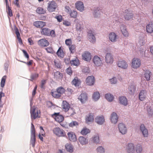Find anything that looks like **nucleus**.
Returning a JSON list of instances; mask_svg holds the SVG:
<instances>
[{"label":"nucleus","mask_w":153,"mask_h":153,"mask_svg":"<svg viewBox=\"0 0 153 153\" xmlns=\"http://www.w3.org/2000/svg\"><path fill=\"white\" fill-rule=\"evenodd\" d=\"M68 136L69 140L73 142H74L77 140L76 136L74 133L72 132H68Z\"/></svg>","instance_id":"obj_21"},{"label":"nucleus","mask_w":153,"mask_h":153,"mask_svg":"<svg viewBox=\"0 0 153 153\" xmlns=\"http://www.w3.org/2000/svg\"><path fill=\"white\" fill-rule=\"evenodd\" d=\"M100 95L99 93L98 92H94L93 96L92 99L95 101H97L100 98Z\"/></svg>","instance_id":"obj_37"},{"label":"nucleus","mask_w":153,"mask_h":153,"mask_svg":"<svg viewBox=\"0 0 153 153\" xmlns=\"http://www.w3.org/2000/svg\"><path fill=\"white\" fill-rule=\"evenodd\" d=\"M117 36L113 32L109 34V39L112 42H114L116 41Z\"/></svg>","instance_id":"obj_29"},{"label":"nucleus","mask_w":153,"mask_h":153,"mask_svg":"<svg viewBox=\"0 0 153 153\" xmlns=\"http://www.w3.org/2000/svg\"><path fill=\"white\" fill-rule=\"evenodd\" d=\"M66 73L67 74L71 75L72 74V71L71 70V67H69L67 68L66 70Z\"/></svg>","instance_id":"obj_61"},{"label":"nucleus","mask_w":153,"mask_h":153,"mask_svg":"<svg viewBox=\"0 0 153 153\" xmlns=\"http://www.w3.org/2000/svg\"><path fill=\"white\" fill-rule=\"evenodd\" d=\"M30 113L32 120H34L37 117H40V112L36 106H31Z\"/></svg>","instance_id":"obj_1"},{"label":"nucleus","mask_w":153,"mask_h":153,"mask_svg":"<svg viewBox=\"0 0 153 153\" xmlns=\"http://www.w3.org/2000/svg\"><path fill=\"white\" fill-rule=\"evenodd\" d=\"M62 16L61 15L56 16L55 17V18L57 19L58 21L59 22H60L62 21Z\"/></svg>","instance_id":"obj_62"},{"label":"nucleus","mask_w":153,"mask_h":153,"mask_svg":"<svg viewBox=\"0 0 153 153\" xmlns=\"http://www.w3.org/2000/svg\"><path fill=\"white\" fill-rule=\"evenodd\" d=\"M41 32L42 34L48 36L50 34V30L46 27L43 28L41 29Z\"/></svg>","instance_id":"obj_30"},{"label":"nucleus","mask_w":153,"mask_h":153,"mask_svg":"<svg viewBox=\"0 0 153 153\" xmlns=\"http://www.w3.org/2000/svg\"><path fill=\"white\" fill-rule=\"evenodd\" d=\"M83 59L86 61H90L91 58V55L90 53L88 51H85L82 54Z\"/></svg>","instance_id":"obj_13"},{"label":"nucleus","mask_w":153,"mask_h":153,"mask_svg":"<svg viewBox=\"0 0 153 153\" xmlns=\"http://www.w3.org/2000/svg\"><path fill=\"white\" fill-rule=\"evenodd\" d=\"M92 141L95 143H99L100 142V138L98 134H96L93 137H92Z\"/></svg>","instance_id":"obj_38"},{"label":"nucleus","mask_w":153,"mask_h":153,"mask_svg":"<svg viewBox=\"0 0 153 153\" xmlns=\"http://www.w3.org/2000/svg\"><path fill=\"white\" fill-rule=\"evenodd\" d=\"M118 99L119 102L120 104L123 105H127V100L125 97L123 96L119 97Z\"/></svg>","instance_id":"obj_19"},{"label":"nucleus","mask_w":153,"mask_h":153,"mask_svg":"<svg viewBox=\"0 0 153 153\" xmlns=\"http://www.w3.org/2000/svg\"><path fill=\"white\" fill-rule=\"evenodd\" d=\"M57 7L56 3L53 1H49L48 4V10L49 12L54 11Z\"/></svg>","instance_id":"obj_4"},{"label":"nucleus","mask_w":153,"mask_h":153,"mask_svg":"<svg viewBox=\"0 0 153 153\" xmlns=\"http://www.w3.org/2000/svg\"><path fill=\"white\" fill-rule=\"evenodd\" d=\"M54 63L55 66L58 68H60L61 66V63L60 61L57 60H54Z\"/></svg>","instance_id":"obj_51"},{"label":"nucleus","mask_w":153,"mask_h":153,"mask_svg":"<svg viewBox=\"0 0 153 153\" xmlns=\"http://www.w3.org/2000/svg\"><path fill=\"white\" fill-rule=\"evenodd\" d=\"M141 64L140 59L138 58H134L132 62V67L134 68H139Z\"/></svg>","instance_id":"obj_5"},{"label":"nucleus","mask_w":153,"mask_h":153,"mask_svg":"<svg viewBox=\"0 0 153 153\" xmlns=\"http://www.w3.org/2000/svg\"><path fill=\"white\" fill-rule=\"evenodd\" d=\"M117 65L118 67L123 69H127L128 66L127 63L124 60L119 61Z\"/></svg>","instance_id":"obj_9"},{"label":"nucleus","mask_w":153,"mask_h":153,"mask_svg":"<svg viewBox=\"0 0 153 153\" xmlns=\"http://www.w3.org/2000/svg\"><path fill=\"white\" fill-rule=\"evenodd\" d=\"M136 87L134 84L132 83L129 86L128 88V90L129 94H133L136 90Z\"/></svg>","instance_id":"obj_26"},{"label":"nucleus","mask_w":153,"mask_h":153,"mask_svg":"<svg viewBox=\"0 0 153 153\" xmlns=\"http://www.w3.org/2000/svg\"><path fill=\"white\" fill-rule=\"evenodd\" d=\"M54 78L58 80L61 79L63 76L62 74L58 71H56L54 73Z\"/></svg>","instance_id":"obj_36"},{"label":"nucleus","mask_w":153,"mask_h":153,"mask_svg":"<svg viewBox=\"0 0 153 153\" xmlns=\"http://www.w3.org/2000/svg\"><path fill=\"white\" fill-rule=\"evenodd\" d=\"M82 71L85 73H88L89 72V70L88 67H85L82 69Z\"/></svg>","instance_id":"obj_59"},{"label":"nucleus","mask_w":153,"mask_h":153,"mask_svg":"<svg viewBox=\"0 0 153 153\" xmlns=\"http://www.w3.org/2000/svg\"><path fill=\"white\" fill-rule=\"evenodd\" d=\"M59 113H54L52 115V117L54 118L55 120L58 123L62 122L64 120L63 117L59 114Z\"/></svg>","instance_id":"obj_7"},{"label":"nucleus","mask_w":153,"mask_h":153,"mask_svg":"<svg viewBox=\"0 0 153 153\" xmlns=\"http://www.w3.org/2000/svg\"><path fill=\"white\" fill-rule=\"evenodd\" d=\"M95 121L98 124L101 125L105 122V119L103 116H97L95 118Z\"/></svg>","instance_id":"obj_25"},{"label":"nucleus","mask_w":153,"mask_h":153,"mask_svg":"<svg viewBox=\"0 0 153 153\" xmlns=\"http://www.w3.org/2000/svg\"><path fill=\"white\" fill-rule=\"evenodd\" d=\"M146 90H142L139 94V99L141 101H143L146 97Z\"/></svg>","instance_id":"obj_27"},{"label":"nucleus","mask_w":153,"mask_h":153,"mask_svg":"<svg viewBox=\"0 0 153 153\" xmlns=\"http://www.w3.org/2000/svg\"><path fill=\"white\" fill-rule=\"evenodd\" d=\"M78 140L80 144L82 145H85L88 143V140L82 136L80 137Z\"/></svg>","instance_id":"obj_31"},{"label":"nucleus","mask_w":153,"mask_h":153,"mask_svg":"<svg viewBox=\"0 0 153 153\" xmlns=\"http://www.w3.org/2000/svg\"><path fill=\"white\" fill-rule=\"evenodd\" d=\"M31 128L30 142L32 146L34 147L36 142L35 131L34 126L32 123H31Z\"/></svg>","instance_id":"obj_2"},{"label":"nucleus","mask_w":153,"mask_h":153,"mask_svg":"<svg viewBox=\"0 0 153 153\" xmlns=\"http://www.w3.org/2000/svg\"><path fill=\"white\" fill-rule=\"evenodd\" d=\"M33 25L37 28H41L43 27L46 25V23L41 21H37L33 23Z\"/></svg>","instance_id":"obj_18"},{"label":"nucleus","mask_w":153,"mask_h":153,"mask_svg":"<svg viewBox=\"0 0 153 153\" xmlns=\"http://www.w3.org/2000/svg\"><path fill=\"white\" fill-rule=\"evenodd\" d=\"M56 91L61 95L65 92L64 88L62 86L56 89Z\"/></svg>","instance_id":"obj_44"},{"label":"nucleus","mask_w":153,"mask_h":153,"mask_svg":"<svg viewBox=\"0 0 153 153\" xmlns=\"http://www.w3.org/2000/svg\"><path fill=\"white\" fill-rule=\"evenodd\" d=\"M88 96L85 92L82 93L78 98L82 104L84 103L88 100Z\"/></svg>","instance_id":"obj_8"},{"label":"nucleus","mask_w":153,"mask_h":153,"mask_svg":"<svg viewBox=\"0 0 153 153\" xmlns=\"http://www.w3.org/2000/svg\"><path fill=\"white\" fill-rule=\"evenodd\" d=\"M140 129L144 137H147L148 136V130L145 127L144 125L143 124L141 125L140 126Z\"/></svg>","instance_id":"obj_15"},{"label":"nucleus","mask_w":153,"mask_h":153,"mask_svg":"<svg viewBox=\"0 0 153 153\" xmlns=\"http://www.w3.org/2000/svg\"><path fill=\"white\" fill-rule=\"evenodd\" d=\"M70 63L72 65L76 66L79 64V60L76 58L74 60H73L70 61Z\"/></svg>","instance_id":"obj_43"},{"label":"nucleus","mask_w":153,"mask_h":153,"mask_svg":"<svg viewBox=\"0 0 153 153\" xmlns=\"http://www.w3.org/2000/svg\"><path fill=\"white\" fill-rule=\"evenodd\" d=\"M90 132L89 129L86 128H84L81 131V134L83 135H86Z\"/></svg>","instance_id":"obj_42"},{"label":"nucleus","mask_w":153,"mask_h":153,"mask_svg":"<svg viewBox=\"0 0 153 153\" xmlns=\"http://www.w3.org/2000/svg\"><path fill=\"white\" fill-rule=\"evenodd\" d=\"M70 106H63V110L65 112H67L69 110Z\"/></svg>","instance_id":"obj_60"},{"label":"nucleus","mask_w":153,"mask_h":153,"mask_svg":"<svg viewBox=\"0 0 153 153\" xmlns=\"http://www.w3.org/2000/svg\"><path fill=\"white\" fill-rule=\"evenodd\" d=\"M7 12L8 15L10 16V17L12 16L13 15L11 8L9 6H8V7H7Z\"/></svg>","instance_id":"obj_50"},{"label":"nucleus","mask_w":153,"mask_h":153,"mask_svg":"<svg viewBox=\"0 0 153 153\" xmlns=\"http://www.w3.org/2000/svg\"><path fill=\"white\" fill-rule=\"evenodd\" d=\"M101 11L98 9H94L93 13L94 17L95 18H98L100 17V15Z\"/></svg>","instance_id":"obj_33"},{"label":"nucleus","mask_w":153,"mask_h":153,"mask_svg":"<svg viewBox=\"0 0 153 153\" xmlns=\"http://www.w3.org/2000/svg\"><path fill=\"white\" fill-rule=\"evenodd\" d=\"M76 8L80 12H82L84 10V6L82 2L81 1H77L75 4Z\"/></svg>","instance_id":"obj_16"},{"label":"nucleus","mask_w":153,"mask_h":153,"mask_svg":"<svg viewBox=\"0 0 153 153\" xmlns=\"http://www.w3.org/2000/svg\"><path fill=\"white\" fill-rule=\"evenodd\" d=\"M37 13L39 14H43L46 13V10L41 7H38L36 10Z\"/></svg>","instance_id":"obj_41"},{"label":"nucleus","mask_w":153,"mask_h":153,"mask_svg":"<svg viewBox=\"0 0 153 153\" xmlns=\"http://www.w3.org/2000/svg\"><path fill=\"white\" fill-rule=\"evenodd\" d=\"M47 80L43 79L41 81L40 87L43 89H45V85L46 83Z\"/></svg>","instance_id":"obj_56"},{"label":"nucleus","mask_w":153,"mask_h":153,"mask_svg":"<svg viewBox=\"0 0 153 153\" xmlns=\"http://www.w3.org/2000/svg\"><path fill=\"white\" fill-rule=\"evenodd\" d=\"M146 31L149 33H151L153 31V23H151L146 26Z\"/></svg>","instance_id":"obj_34"},{"label":"nucleus","mask_w":153,"mask_h":153,"mask_svg":"<svg viewBox=\"0 0 153 153\" xmlns=\"http://www.w3.org/2000/svg\"><path fill=\"white\" fill-rule=\"evenodd\" d=\"M152 75V72L148 70H146L145 71L144 73V77L147 81H149L150 80L151 76Z\"/></svg>","instance_id":"obj_28"},{"label":"nucleus","mask_w":153,"mask_h":153,"mask_svg":"<svg viewBox=\"0 0 153 153\" xmlns=\"http://www.w3.org/2000/svg\"><path fill=\"white\" fill-rule=\"evenodd\" d=\"M69 49L71 53H73L75 51V45H72L69 47Z\"/></svg>","instance_id":"obj_54"},{"label":"nucleus","mask_w":153,"mask_h":153,"mask_svg":"<svg viewBox=\"0 0 153 153\" xmlns=\"http://www.w3.org/2000/svg\"><path fill=\"white\" fill-rule=\"evenodd\" d=\"M39 76V74H38L34 73L31 74L30 76V78L31 79L29 80L30 81H33V80H34Z\"/></svg>","instance_id":"obj_46"},{"label":"nucleus","mask_w":153,"mask_h":153,"mask_svg":"<svg viewBox=\"0 0 153 153\" xmlns=\"http://www.w3.org/2000/svg\"><path fill=\"white\" fill-rule=\"evenodd\" d=\"M105 97L107 100L110 102L112 101L114 98L113 96L110 94H106Z\"/></svg>","instance_id":"obj_39"},{"label":"nucleus","mask_w":153,"mask_h":153,"mask_svg":"<svg viewBox=\"0 0 153 153\" xmlns=\"http://www.w3.org/2000/svg\"><path fill=\"white\" fill-rule=\"evenodd\" d=\"M65 148L67 151L70 152H72L73 151V147L70 143H67L65 145Z\"/></svg>","instance_id":"obj_35"},{"label":"nucleus","mask_w":153,"mask_h":153,"mask_svg":"<svg viewBox=\"0 0 153 153\" xmlns=\"http://www.w3.org/2000/svg\"><path fill=\"white\" fill-rule=\"evenodd\" d=\"M124 16L125 19L126 20H129L133 17L132 13L127 10H125L124 12Z\"/></svg>","instance_id":"obj_10"},{"label":"nucleus","mask_w":153,"mask_h":153,"mask_svg":"<svg viewBox=\"0 0 153 153\" xmlns=\"http://www.w3.org/2000/svg\"><path fill=\"white\" fill-rule=\"evenodd\" d=\"M142 151V148L140 145H137L136 148V152L137 153H141Z\"/></svg>","instance_id":"obj_49"},{"label":"nucleus","mask_w":153,"mask_h":153,"mask_svg":"<svg viewBox=\"0 0 153 153\" xmlns=\"http://www.w3.org/2000/svg\"><path fill=\"white\" fill-rule=\"evenodd\" d=\"M110 81L111 83L115 84L117 82V79L116 78H114L110 79Z\"/></svg>","instance_id":"obj_64"},{"label":"nucleus","mask_w":153,"mask_h":153,"mask_svg":"<svg viewBox=\"0 0 153 153\" xmlns=\"http://www.w3.org/2000/svg\"><path fill=\"white\" fill-rule=\"evenodd\" d=\"M63 24L64 25L66 26H69L71 25V23L69 22L66 21H64L63 22Z\"/></svg>","instance_id":"obj_63"},{"label":"nucleus","mask_w":153,"mask_h":153,"mask_svg":"<svg viewBox=\"0 0 153 153\" xmlns=\"http://www.w3.org/2000/svg\"><path fill=\"white\" fill-rule=\"evenodd\" d=\"M38 45L41 46L46 47L49 45L48 41L45 39H41L38 41Z\"/></svg>","instance_id":"obj_17"},{"label":"nucleus","mask_w":153,"mask_h":153,"mask_svg":"<svg viewBox=\"0 0 153 153\" xmlns=\"http://www.w3.org/2000/svg\"><path fill=\"white\" fill-rule=\"evenodd\" d=\"M39 128L40 130V132L39 134H42V135L44 137H45V133L43 127L42 126H40Z\"/></svg>","instance_id":"obj_58"},{"label":"nucleus","mask_w":153,"mask_h":153,"mask_svg":"<svg viewBox=\"0 0 153 153\" xmlns=\"http://www.w3.org/2000/svg\"><path fill=\"white\" fill-rule=\"evenodd\" d=\"M78 125V123L77 122L75 121H73L69 124V126L71 127H73L74 126H75Z\"/></svg>","instance_id":"obj_57"},{"label":"nucleus","mask_w":153,"mask_h":153,"mask_svg":"<svg viewBox=\"0 0 153 153\" xmlns=\"http://www.w3.org/2000/svg\"><path fill=\"white\" fill-rule=\"evenodd\" d=\"M56 54L58 56L61 58H63L64 56V54L62 50L60 47L58 50Z\"/></svg>","instance_id":"obj_40"},{"label":"nucleus","mask_w":153,"mask_h":153,"mask_svg":"<svg viewBox=\"0 0 153 153\" xmlns=\"http://www.w3.org/2000/svg\"><path fill=\"white\" fill-rule=\"evenodd\" d=\"M72 84L76 86H79V81L77 79H74L72 81Z\"/></svg>","instance_id":"obj_55"},{"label":"nucleus","mask_w":153,"mask_h":153,"mask_svg":"<svg viewBox=\"0 0 153 153\" xmlns=\"http://www.w3.org/2000/svg\"><path fill=\"white\" fill-rule=\"evenodd\" d=\"M94 120V115L90 113L86 117L85 122L89 124L90 123L93 122Z\"/></svg>","instance_id":"obj_24"},{"label":"nucleus","mask_w":153,"mask_h":153,"mask_svg":"<svg viewBox=\"0 0 153 153\" xmlns=\"http://www.w3.org/2000/svg\"><path fill=\"white\" fill-rule=\"evenodd\" d=\"M95 79L93 76H91L88 77L85 80L86 83L89 85H92L94 84Z\"/></svg>","instance_id":"obj_11"},{"label":"nucleus","mask_w":153,"mask_h":153,"mask_svg":"<svg viewBox=\"0 0 153 153\" xmlns=\"http://www.w3.org/2000/svg\"><path fill=\"white\" fill-rule=\"evenodd\" d=\"M77 14V12L74 10H71V12L70 13V15L71 17L73 18H76Z\"/></svg>","instance_id":"obj_47"},{"label":"nucleus","mask_w":153,"mask_h":153,"mask_svg":"<svg viewBox=\"0 0 153 153\" xmlns=\"http://www.w3.org/2000/svg\"><path fill=\"white\" fill-rule=\"evenodd\" d=\"M147 109L148 113L149 115V117H151L152 116L153 113L152 111V109L150 106H147Z\"/></svg>","instance_id":"obj_53"},{"label":"nucleus","mask_w":153,"mask_h":153,"mask_svg":"<svg viewBox=\"0 0 153 153\" xmlns=\"http://www.w3.org/2000/svg\"><path fill=\"white\" fill-rule=\"evenodd\" d=\"M6 76H4L2 78L1 82V86L3 88L5 85Z\"/></svg>","instance_id":"obj_48"},{"label":"nucleus","mask_w":153,"mask_h":153,"mask_svg":"<svg viewBox=\"0 0 153 153\" xmlns=\"http://www.w3.org/2000/svg\"><path fill=\"white\" fill-rule=\"evenodd\" d=\"M51 95L54 98H59L61 96V95L57 92L56 91L54 92H51Z\"/></svg>","instance_id":"obj_45"},{"label":"nucleus","mask_w":153,"mask_h":153,"mask_svg":"<svg viewBox=\"0 0 153 153\" xmlns=\"http://www.w3.org/2000/svg\"><path fill=\"white\" fill-rule=\"evenodd\" d=\"M93 62L94 64L97 66L100 65L102 63L101 58L97 56H94L93 59Z\"/></svg>","instance_id":"obj_14"},{"label":"nucleus","mask_w":153,"mask_h":153,"mask_svg":"<svg viewBox=\"0 0 153 153\" xmlns=\"http://www.w3.org/2000/svg\"><path fill=\"white\" fill-rule=\"evenodd\" d=\"M118 117L115 112L112 113L111 115L110 120L112 123L116 124L117 122Z\"/></svg>","instance_id":"obj_12"},{"label":"nucleus","mask_w":153,"mask_h":153,"mask_svg":"<svg viewBox=\"0 0 153 153\" xmlns=\"http://www.w3.org/2000/svg\"><path fill=\"white\" fill-rule=\"evenodd\" d=\"M120 29L122 34L125 36H128V33L124 25H122L120 26Z\"/></svg>","instance_id":"obj_32"},{"label":"nucleus","mask_w":153,"mask_h":153,"mask_svg":"<svg viewBox=\"0 0 153 153\" xmlns=\"http://www.w3.org/2000/svg\"><path fill=\"white\" fill-rule=\"evenodd\" d=\"M118 128L119 132L123 134H126L127 132V128L125 125L123 123H119Z\"/></svg>","instance_id":"obj_6"},{"label":"nucleus","mask_w":153,"mask_h":153,"mask_svg":"<svg viewBox=\"0 0 153 153\" xmlns=\"http://www.w3.org/2000/svg\"><path fill=\"white\" fill-rule=\"evenodd\" d=\"M127 150L128 153H134L135 150L134 144L132 143H130L127 146Z\"/></svg>","instance_id":"obj_22"},{"label":"nucleus","mask_w":153,"mask_h":153,"mask_svg":"<svg viewBox=\"0 0 153 153\" xmlns=\"http://www.w3.org/2000/svg\"><path fill=\"white\" fill-rule=\"evenodd\" d=\"M53 133L59 137H64L66 136L65 131L59 127L54 128L53 129Z\"/></svg>","instance_id":"obj_3"},{"label":"nucleus","mask_w":153,"mask_h":153,"mask_svg":"<svg viewBox=\"0 0 153 153\" xmlns=\"http://www.w3.org/2000/svg\"><path fill=\"white\" fill-rule=\"evenodd\" d=\"M113 58L111 54L107 53L105 56V62L107 63L112 64L113 62Z\"/></svg>","instance_id":"obj_20"},{"label":"nucleus","mask_w":153,"mask_h":153,"mask_svg":"<svg viewBox=\"0 0 153 153\" xmlns=\"http://www.w3.org/2000/svg\"><path fill=\"white\" fill-rule=\"evenodd\" d=\"M97 151L98 153H104L105 152L104 149L102 146L98 147L97 149Z\"/></svg>","instance_id":"obj_52"},{"label":"nucleus","mask_w":153,"mask_h":153,"mask_svg":"<svg viewBox=\"0 0 153 153\" xmlns=\"http://www.w3.org/2000/svg\"><path fill=\"white\" fill-rule=\"evenodd\" d=\"M94 34V32L92 30H89L88 33L89 40L91 42H94L96 40Z\"/></svg>","instance_id":"obj_23"}]
</instances>
